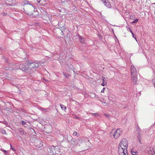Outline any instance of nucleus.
Here are the masks:
<instances>
[{
    "label": "nucleus",
    "mask_w": 155,
    "mask_h": 155,
    "mask_svg": "<svg viewBox=\"0 0 155 155\" xmlns=\"http://www.w3.org/2000/svg\"><path fill=\"white\" fill-rule=\"evenodd\" d=\"M25 6V9L24 10L25 13L28 15H31L34 11L35 8L28 1H25L24 2Z\"/></svg>",
    "instance_id": "1"
},
{
    "label": "nucleus",
    "mask_w": 155,
    "mask_h": 155,
    "mask_svg": "<svg viewBox=\"0 0 155 155\" xmlns=\"http://www.w3.org/2000/svg\"><path fill=\"white\" fill-rule=\"evenodd\" d=\"M39 62L37 61L33 62H28L27 64L28 66V68L29 69H31L34 68H37L39 66Z\"/></svg>",
    "instance_id": "2"
},
{
    "label": "nucleus",
    "mask_w": 155,
    "mask_h": 155,
    "mask_svg": "<svg viewBox=\"0 0 155 155\" xmlns=\"http://www.w3.org/2000/svg\"><path fill=\"white\" fill-rule=\"evenodd\" d=\"M118 152L119 155H128L127 149L119 146Z\"/></svg>",
    "instance_id": "3"
},
{
    "label": "nucleus",
    "mask_w": 155,
    "mask_h": 155,
    "mask_svg": "<svg viewBox=\"0 0 155 155\" xmlns=\"http://www.w3.org/2000/svg\"><path fill=\"white\" fill-rule=\"evenodd\" d=\"M128 143L127 140L125 139H123L119 143V146L123 147L125 148V149H127V148Z\"/></svg>",
    "instance_id": "4"
},
{
    "label": "nucleus",
    "mask_w": 155,
    "mask_h": 155,
    "mask_svg": "<svg viewBox=\"0 0 155 155\" xmlns=\"http://www.w3.org/2000/svg\"><path fill=\"white\" fill-rule=\"evenodd\" d=\"M131 76H134V75H137V71L136 68L133 65H132L130 67Z\"/></svg>",
    "instance_id": "5"
},
{
    "label": "nucleus",
    "mask_w": 155,
    "mask_h": 155,
    "mask_svg": "<svg viewBox=\"0 0 155 155\" xmlns=\"http://www.w3.org/2000/svg\"><path fill=\"white\" fill-rule=\"evenodd\" d=\"M121 133V129H117L114 132L113 135L115 139L118 138L120 136Z\"/></svg>",
    "instance_id": "6"
},
{
    "label": "nucleus",
    "mask_w": 155,
    "mask_h": 155,
    "mask_svg": "<svg viewBox=\"0 0 155 155\" xmlns=\"http://www.w3.org/2000/svg\"><path fill=\"white\" fill-rule=\"evenodd\" d=\"M27 64H21L19 65V68L22 71H26L29 70L28 67H27L28 65H26Z\"/></svg>",
    "instance_id": "7"
},
{
    "label": "nucleus",
    "mask_w": 155,
    "mask_h": 155,
    "mask_svg": "<svg viewBox=\"0 0 155 155\" xmlns=\"http://www.w3.org/2000/svg\"><path fill=\"white\" fill-rule=\"evenodd\" d=\"M6 3L9 6L15 5L17 3L15 0H6Z\"/></svg>",
    "instance_id": "8"
},
{
    "label": "nucleus",
    "mask_w": 155,
    "mask_h": 155,
    "mask_svg": "<svg viewBox=\"0 0 155 155\" xmlns=\"http://www.w3.org/2000/svg\"><path fill=\"white\" fill-rule=\"evenodd\" d=\"M104 5L109 8L111 7V5L108 0H101Z\"/></svg>",
    "instance_id": "9"
},
{
    "label": "nucleus",
    "mask_w": 155,
    "mask_h": 155,
    "mask_svg": "<svg viewBox=\"0 0 155 155\" xmlns=\"http://www.w3.org/2000/svg\"><path fill=\"white\" fill-rule=\"evenodd\" d=\"M137 75H134V76L131 77H132V80L134 84H136L137 81Z\"/></svg>",
    "instance_id": "10"
},
{
    "label": "nucleus",
    "mask_w": 155,
    "mask_h": 155,
    "mask_svg": "<svg viewBox=\"0 0 155 155\" xmlns=\"http://www.w3.org/2000/svg\"><path fill=\"white\" fill-rule=\"evenodd\" d=\"M149 155H155V150L153 148H150L148 151Z\"/></svg>",
    "instance_id": "11"
},
{
    "label": "nucleus",
    "mask_w": 155,
    "mask_h": 155,
    "mask_svg": "<svg viewBox=\"0 0 155 155\" xmlns=\"http://www.w3.org/2000/svg\"><path fill=\"white\" fill-rule=\"evenodd\" d=\"M51 149L52 150V151L51 152V153L52 154L56 153V150H59V149H58V148H55V147L54 146L51 147Z\"/></svg>",
    "instance_id": "12"
},
{
    "label": "nucleus",
    "mask_w": 155,
    "mask_h": 155,
    "mask_svg": "<svg viewBox=\"0 0 155 155\" xmlns=\"http://www.w3.org/2000/svg\"><path fill=\"white\" fill-rule=\"evenodd\" d=\"M102 80L103 81V82L101 84V85L102 86H104L107 84V81L105 79V78L104 77L102 76Z\"/></svg>",
    "instance_id": "13"
},
{
    "label": "nucleus",
    "mask_w": 155,
    "mask_h": 155,
    "mask_svg": "<svg viewBox=\"0 0 155 155\" xmlns=\"http://www.w3.org/2000/svg\"><path fill=\"white\" fill-rule=\"evenodd\" d=\"M79 39L80 40V42L81 43H84V38H83L81 36V35H79Z\"/></svg>",
    "instance_id": "14"
},
{
    "label": "nucleus",
    "mask_w": 155,
    "mask_h": 155,
    "mask_svg": "<svg viewBox=\"0 0 155 155\" xmlns=\"http://www.w3.org/2000/svg\"><path fill=\"white\" fill-rule=\"evenodd\" d=\"M131 153L133 155H137L138 153L136 150H134V149H132L131 150Z\"/></svg>",
    "instance_id": "15"
},
{
    "label": "nucleus",
    "mask_w": 155,
    "mask_h": 155,
    "mask_svg": "<svg viewBox=\"0 0 155 155\" xmlns=\"http://www.w3.org/2000/svg\"><path fill=\"white\" fill-rule=\"evenodd\" d=\"M138 135L137 136V139L139 142L141 143V134H138Z\"/></svg>",
    "instance_id": "16"
},
{
    "label": "nucleus",
    "mask_w": 155,
    "mask_h": 155,
    "mask_svg": "<svg viewBox=\"0 0 155 155\" xmlns=\"http://www.w3.org/2000/svg\"><path fill=\"white\" fill-rule=\"evenodd\" d=\"M60 106L62 110H65L66 109V107L62 104H60Z\"/></svg>",
    "instance_id": "17"
},
{
    "label": "nucleus",
    "mask_w": 155,
    "mask_h": 155,
    "mask_svg": "<svg viewBox=\"0 0 155 155\" xmlns=\"http://www.w3.org/2000/svg\"><path fill=\"white\" fill-rule=\"evenodd\" d=\"M63 73L64 75L66 78L67 79H68L69 78V74H67L64 72H63Z\"/></svg>",
    "instance_id": "18"
},
{
    "label": "nucleus",
    "mask_w": 155,
    "mask_h": 155,
    "mask_svg": "<svg viewBox=\"0 0 155 155\" xmlns=\"http://www.w3.org/2000/svg\"><path fill=\"white\" fill-rule=\"evenodd\" d=\"M19 131L21 135L24 134V131L22 129H20Z\"/></svg>",
    "instance_id": "19"
},
{
    "label": "nucleus",
    "mask_w": 155,
    "mask_h": 155,
    "mask_svg": "<svg viewBox=\"0 0 155 155\" xmlns=\"http://www.w3.org/2000/svg\"><path fill=\"white\" fill-rule=\"evenodd\" d=\"M97 95H96V94H95L94 93H91V97H96V96H97Z\"/></svg>",
    "instance_id": "20"
},
{
    "label": "nucleus",
    "mask_w": 155,
    "mask_h": 155,
    "mask_svg": "<svg viewBox=\"0 0 155 155\" xmlns=\"http://www.w3.org/2000/svg\"><path fill=\"white\" fill-rule=\"evenodd\" d=\"M128 31H130L133 37H134V36H135V35L134 34L131 28H129Z\"/></svg>",
    "instance_id": "21"
},
{
    "label": "nucleus",
    "mask_w": 155,
    "mask_h": 155,
    "mask_svg": "<svg viewBox=\"0 0 155 155\" xmlns=\"http://www.w3.org/2000/svg\"><path fill=\"white\" fill-rule=\"evenodd\" d=\"M92 115L93 116H94L95 117H97L100 115L99 114L97 113H92Z\"/></svg>",
    "instance_id": "22"
},
{
    "label": "nucleus",
    "mask_w": 155,
    "mask_h": 155,
    "mask_svg": "<svg viewBox=\"0 0 155 155\" xmlns=\"http://www.w3.org/2000/svg\"><path fill=\"white\" fill-rule=\"evenodd\" d=\"M137 131L138 134H140V128L139 127H137Z\"/></svg>",
    "instance_id": "23"
},
{
    "label": "nucleus",
    "mask_w": 155,
    "mask_h": 155,
    "mask_svg": "<svg viewBox=\"0 0 155 155\" xmlns=\"http://www.w3.org/2000/svg\"><path fill=\"white\" fill-rule=\"evenodd\" d=\"M139 19H136L134 21L132 22V24H134L135 23H136L137 21H138Z\"/></svg>",
    "instance_id": "24"
},
{
    "label": "nucleus",
    "mask_w": 155,
    "mask_h": 155,
    "mask_svg": "<svg viewBox=\"0 0 155 155\" xmlns=\"http://www.w3.org/2000/svg\"><path fill=\"white\" fill-rule=\"evenodd\" d=\"M152 82L155 88V79H153L152 80Z\"/></svg>",
    "instance_id": "25"
},
{
    "label": "nucleus",
    "mask_w": 155,
    "mask_h": 155,
    "mask_svg": "<svg viewBox=\"0 0 155 155\" xmlns=\"http://www.w3.org/2000/svg\"><path fill=\"white\" fill-rule=\"evenodd\" d=\"M135 16L134 15H131L130 17V19H133L134 18V17Z\"/></svg>",
    "instance_id": "26"
},
{
    "label": "nucleus",
    "mask_w": 155,
    "mask_h": 155,
    "mask_svg": "<svg viewBox=\"0 0 155 155\" xmlns=\"http://www.w3.org/2000/svg\"><path fill=\"white\" fill-rule=\"evenodd\" d=\"M21 123L22 125H24L26 124V122L25 121L23 120L21 121Z\"/></svg>",
    "instance_id": "27"
},
{
    "label": "nucleus",
    "mask_w": 155,
    "mask_h": 155,
    "mask_svg": "<svg viewBox=\"0 0 155 155\" xmlns=\"http://www.w3.org/2000/svg\"><path fill=\"white\" fill-rule=\"evenodd\" d=\"M2 15L4 16H6L7 15V13L5 12H3L2 13Z\"/></svg>",
    "instance_id": "28"
},
{
    "label": "nucleus",
    "mask_w": 155,
    "mask_h": 155,
    "mask_svg": "<svg viewBox=\"0 0 155 155\" xmlns=\"http://www.w3.org/2000/svg\"><path fill=\"white\" fill-rule=\"evenodd\" d=\"M10 146L11 149L13 150L14 151H15V150L12 147L11 144H10Z\"/></svg>",
    "instance_id": "29"
},
{
    "label": "nucleus",
    "mask_w": 155,
    "mask_h": 155,
    "mask_svg": "<svg viewBox=\"0 0 155 155\" xmlns=\"http://www.w3.org/2000/svg\"><path fill=\"white\" fill-rule=\"evenodd\" d=\"M105 87H103V89H102V90L101 91V93H103V92H104V90H105Z\"/></svg>",
    "instance_id": "30"
},
{
    "label": "nucleus",
    "mask_w": 155,
    "mask_h": 155,
    "mask_svg": "<svg viewBox=\"0 0 155 155\" xmlns=\"http://www.w3.org/2000/svg\"><path fill=\"white\" fill-rule=\"evenodd\" d=\"M77 134V132L76 131H74L73 133V135L74 136H76Z\"/></svg>",
    "instance_id": "31"
},
{
    "label": "nucleus",
    "mask_w": 155,
    "mask_h": 155,
    "mask_svg": "<svg viewBox=\"0 0 155 155\" xmlns=\"http://www.w3.org/2000/svg\"><path fill=\"white\" fill-rule=\"evenodd\" d=\"M36 25L39 26H40V25H41V24H40L38 23H36Z\"/></svg>",
    "instance_id": "32"
},
{
    "label": "nucleus",
    "mask_w": 155,
    "mask_h": 155,
    "mask_svg": "<svg viewBox=\"0 0 155 155\" xmlns=\"http://www.w3.org/2000/svg\"><path fill=\"white\" fill-rule=\"evenodd\" d=\"M75 118H76V119H79V120H80L81 119V118L78 117V116H76L75 117Z\"/></svg>",
    "instance_id": "33"
},
{
    "label": "nucleus",
    "mask_w": 155,
    "mask_h": 155,
    "mask_svg": "<svg viewBox=\"0 0 155 155\" xmlns=\"http://www.w3.org/2000/svg\"><path fill=\"white\" fill-rule=\"evenodd\" d=\"M108 99L109 100H112V98L111 96H109L108 97Z\"/></svg>",
    "instance_id": "34"
},
{
    "label": "nucleus",
    "mask_w": 155,
    "mask_h": 155,
    "mask_svg": "<svg viewBox=\"0 0 155 155\" xmlns=\"http://www.w3.org/2000/svg\"><path fill=\"white\" fill-rule=\"evenodd\" d=\"M104 115L105 117H107V118H108V117H109V116L107 114H104Z\"/></svg>",
    "instance_id": "35"
},
{
    "label": "nucleus",
    "mask_w": 155,
    "mask_h": 155,
    "mask_svg": "<svg viewBox=\"0 0 155 155\" xmlns=\"http://www.w3.org/2000/svg\"><path fill=\"white\" fill-rule=\"evenodd\" d=\"M2 151H3V152H5V153H7V151L6 150H2Z\"/></svg>",
    "instance_id": "36"
},
{
    "label": "nucleus",
    "mask_w": 155,
    "mask_h": 155,
    "mask_svg": "<svg viewBox=\"0 0 155 155\" xmlns=\"http://www.w3.org/2000/svg\"><path fill=\"white\" fill-rule=\"evenodd\" d=\"M133 37L135 38V39L136 40V41H137V39L136 38V36H134Z\"/></svg>",
    "instance_id": "37"
},
{
    "label": "nucleus",
    "mask_w": 155,
    "mask_h": 155,
    "mask_svg": "<svg viewBox=\"0 0 155 155\" xmlns=\"http://www.w3.org/2000/svg\"><path fill=\"white\" fill-rule=\"evenodd\" d=\"M44 80L45 81H46V82H47V81H48V80H46V79H44Z\"/></svg>",
    "instance_id": "38"
},
{
    "label": "nucleus",
    "mask_w": 155,
    "mask_h": 155,
    "mask_svg": "<svg viewBox=\"0 0 155 155\" xmlns=\"http://www.w3.org/2000/svg\"><path fill=\"white\" fill-rule=\"evenodd\" d=\"M4 152V154L5 155H6L7 153H5V152Z\"/></svg>",
    "instance_id": "39"
},
{
    "label": "nucleus",
    "mask_w": 155,
    "mask_h": 155,
    "mask_svg": "<svg viewBox=\"0 0 155 155\" xmlns=\"http://www.w3.org/2000/svg\"><path fill=\"white\" fill-rule=\"evenodd\" d=\"M4 133H5V131H4V132L3 133V134H4Z\"/></svg>",
    "instance_id": "40"
},
{
    "label": "nucleus",
    "mask_w": 155,
    "mask_h": 155,
    "mask_svg": "<svg viewBox=\"0 0 155 155\" xmlns=\"http://www.w3.org/2000/svg\"><path fill=\"white\" fill-rule=\"evenodd\" d=\"M61 32H62V33H63V31H61Z\"/></svg>",
    "instance_id": "41"
},
{
    "label": "nucleus",
    "mask_w": 155,
    "mask_h": 155,
    "mask_svg": "<svg viewBox=\"0 0 155 155\" xmlns=\"http://www.w3.org/2000/svg\"><path fill=\"white\" fill-rule=\"evenodd\" d=\"M88 142L89 141V140H88Z\"/></svg>",
    "instance_id": "42"
}]
</instances>
